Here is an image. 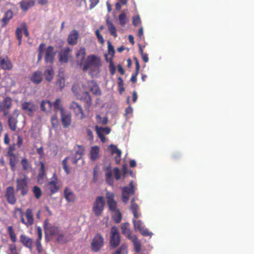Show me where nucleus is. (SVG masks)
<instances>
[{
	"mask_svg": "<svg viewBox=\"0 0 254 254\" xmlns=\"http://www.w3.org/2000/svg\"><path fill=\"white\" fill-rule=\"evenodd\" d=\"M101 65V61L100 57L94 55H89L85 61L82 69L86 71L89 69L90 73L92 75L99 73Z\"/></svg>",
	"mask_w": 254,
	"mask_h": 254,
	"instance_id": "obj_1",
	"label": "nucleus"
},
{
	"mask_svg": "<svg viewBox=\"0 0 254 254\" xmlns=\"http://www.w3.org/2000/svg\"><path fill=\"white\" fill-rule=\"evenodd\" d=\"M104 240L103 236L100 234H96L93 237L91 243V249L94 252H98L104 246Z\"/></svg>",
	"mask_w": 254,
	"mask_h": 254,
	"instance_id": "obj_2",
	"label": "nucleus"
},
{
	"mask_svg": "<svg viewBox=\"0 0 254 254\" xmlns=\"http://www.w3.org/2000/svg\"><path fill=\"white\" fill-rule=\"evenodd\" d=\"M16 191H20L21 195H25L28 191L27 178L24 176L23 178H18L16 180Z\"/></svg>",
	"mask_w": 254,
	"mask_h": 254,
	"instance_id": "obj_3",
	"label": "nucleus"
},
{
	"mask_svg": "<svg viewBox=\"0 0 254 254\" xmlns=\"http://www.w3.org/2000/svg\"><path fill=\"white\" fill-rule=\"evenodd\" d=\"M105 201L103 196H98L96 198L93 206V211L96 216L101 215L104 210Z\"/></svg>",
	"mask_w": 254,
	"mask_h": 254,
	"instance_id": "obj_4",
	"label": "nucleus"
},
{
	"mask_svg": "<svg viewBox=\"0 0 254 254\" xmlns=\"http://www.w3.org/2000/svg\"><path fill=\"white\" fill-rule=\"evenodd\" d=\"M44 228L46 236L49 235L52 236H56L60 232L59 228L49 223L48 219L44 221Z\"/></svg>",
	"mask_w": 254,
	"mask_h": 254,
	"instance_id": "obj_5",
	"label": "nucleus"
},
{
	"mask_svg": "<svg viewBox=\"0 0 254 254\" xmlns=\"http://www.w3.org/2000/svg\"><path fill=\"white\" fill-rule=\"evenodd\" d=\"M134 190L132 182H130L129 187H125L122 189V200L125 203L128 202L129 197L134 194Z\"/></svg>",
	"mask_w": 254,
	"mask_h": 254,
	"instance_id": "obj_6",
	"label": "nucleus"
},
{
	"mask_svg": "<svg viewBox=\"0 0 254 254\" xmlns=\"http://www.w3.org/2000/svg\"><path fill=\"white\" fill-rule=\"evenodd\" d=\"M110 242L112 247H117L120 243V237L117 228L115 226L112 227Z\"/></svg>",
	"mask_w": 254,
	"mask_h": 254,
	"instance_id": "obj_7",
	"label": "nucleus"
},
{
	"mask_svg": "<svg viewBox=\"0 0 254 254\" xmlns=\"http://www.w3.org/2000/svg\"><path fill=\"white\" fill-rule=\"evenodd\" d=\"M19 115V111L17 109H15L8 117V124L10 129L12 131L16 130L18 122L17 117Z\"/></svg>",
	"mask_w": 254,
	"mask_h": 254,
	"instance_id": "obj_8",
	"label": "nucleus"
},
{
	"mask_svg": "<svg viewBox=\"0 0 254 254\" xmlns=\"http://www.w3.org/2000/svg\"><path fill=\"white\" fill-rule=\"evenodd\" d=\"M21 108L25 114L29 116H32L37 107L32 102H24L22 103Z\"/></svg>",
	"mask_w": 254,
	"mask_h": 254,
	"instance_id": "obj_9",
	"label": "nucleus"
},
{
	"mask_svg": "<svg viewBox=\"0 0 254 254\" xmlns=\"http://www.w3.org/2000/svg\"><path fill=\"white\" fill-rule=\"evenodd\" d=\"M134 229L136 231H138L144 236H152V233H150L148 230L144 227L142 222L140 220H135L132 219Z\"/></svg>",
	"mask_w": 254,
	"mask_h": 254,
	"instance_id": "obj_10",
	"label": "nucleus"
},
{
	"mask_svg": "<svg viewBox=\"0 0 254 254\" xmlns=\"http://www.w3.org/2000/svg\"><path fill=\"white\" fill-rule=\"evenodd\" d=\"M69 109L73 111L76 116L79 117L80 119H83L85 118L82 108L78 103L72 101L69 105Z\"/></svg>",
	"mask_w": 254,
	"mask_h": 254,
	"instance_id": "obj_11",
	"label": "nucleus"
},
{
	"mask_svg": "<svg viewBox=\"0 0 254 254\" xmlns=\"http://www.w3.org/2000/svg\"><path fill=\"white\" fill-rule=\"evenodd\" d=\"M12 106V99L10 97H5L0 102V111L3 113L6 116L9 112V110Z\"/></svg>",
	"mask_w": 254,
	"mask_h": 254,
	"instance_id": "obj_12",
	"label": "nucleus"
},
{
	"mask_svg": "<svg viewBox=\"0 0 254 254\" xmlns=\"http://www.w3.org/2000/svg\"><path fill=\"white\" fill-rule=\"evenodd\" d=\"M86 50L84 48H80L76 53V60L80 67H83L85 61Z\"/></svg>",
	"mask_w": 254,
	"mask_h": 254,
	"instance_id": "obj_13",
	"label": "nucleus"
},
{
	"mask_svg": "<svg viewBox=\"0 0 254 254\" xmlns=\"http://www.w3.org/2000/svg\"><path fill=\"white\" fill-rule=\"evenodd\" d=\"M106 197L110 210L113 212L119 210L117 207V202L114 199V194L112 192L107 191L106 194Z\"/></svg>",
	"mask_w": 254,
	"mask_h": 254,
	"instance_id": "obj_14",
	"label": "nucleus"
},
{
	"mask_svg": "<svg viewBox=\"0 0 254 254\" xmlns=\"http://www.w3.org/2000/svg\"><path fill=\"white\" fill-rule=\"evenodd\" d=\"M5 197L7 202L11 204H14L16 202V198L14 194V190L12 187L7 188L5 191Z\"/></svg>",
	"mask_w": 254,
	"mask_h": 254,
	"instance_id": "obj_15",
	"label": "nucleus"
},
{
	"mask_svg": "<svg viewBox=\"0 0 254 254\" xmlns=\"http://www.w3.org/2000/svg\"><path fill=\"white\" fill-rule=\"evenodd\" d=\"M71 50L69 48H65L59 53V60L61 63H66L71 55Z\"/></svg>",
	"mask_w": 254,
	"mask_h": 254,
	"instance_id": "obj_16",
	"label": "nucleus"
},
{
	"mask_svg": "<svg viewBox=\"0 0 254 254\" xmlns=\"http://www.w3.org/2000/svg\"><path fill=\"white\" fill-rule=\"evenodd\" d=\"M55 55L56 52H54L53 47L52 46L48 47L45 52V62L46 63H53Z\"/></svg>",
	"mask_w": 254,
	"mask_h": 254,
	"instance_id": "obj_17",
	"label": "nucleus"
},
{
	"mask_svg": "<svg viewBox=\"0 0 254 254\" xmlns=\"http://www.w3.org/2000/svg\"><path fill=\"white\" fill-rule=\"evenodd\" d=\"M20 242L24 246L32 250L33 248V240L30 237L26 236L24 234H21L20 236Z\"/></svg>",
	"mask_w": 254,
	"mask_h": 254,
	"instance_id": "obj_18",
	"label": "nucleus"
},
{
	"mask_svg": "<svg viewBox=\"0 0 254 254\" xmlns=\"http://www.w3.org/2000/svg\"><path fill=\"white\" fill-rule=\"evenodd\" d=\"M61 117L63 126L64 127H67L71 124V115L64 111L61 113Z\"/></svg>",
	"mask_w": 254,
	"mask_h": 254,
	"instance_id": "obj_19",
	"label": "nucleus"
},
{
	"mask_svg": "<svg viewBox=\"0 0 254 254\" xmlns=\"http://www.w3.org/2000/svg\"><path fill=\"white\" fill-rule=\"evenodd\" d=\"M78 38V33L75 30H72L69 34L67 41L69 44L71 45H74L76 44L77 42V39Z\"/></svg>",
	"mask_w": 254,
	"mask_h": 254,
	"instance_id": "obj_20",
	"label": "nucleus"
},
{
	"mask_svg": "<svg viewBox=\"0 0 254 254\" xmlns=\"http://www.w3.org/2000/svg\"><path fill=\"white\" fill-rule=\"evenodd\" d=\"M110 148L112 154H116L117 155L115 157V160L117 164H119L121 161V150L119 149L116 146L113 144L110 145Z\"/></svg>",
	"mask_w": 254,
	"mask_h": 254,
	"instance_id": "obj_21",
	"label": "nucleus"
},
{
	"mask_svg": "<svg viewBox=\"0 0 254 254\" xmlns=\"http://www.w3.org/2000/svg\"><path fill=\"white\" fill-rule=\"evenodd\" d=\"M84 151V149L82 146H78V150H77L75 153L73 154L71 157V160L73 164H76L78 160L81 159Z\"/></svg>",
	"mask_w": 254,
	"mask_h": 254,
	"instance_id": "obj_22",
	"label": "nucleus"
},
{
	"mask_svg": "<svg viewBox=\"0 0 254 254\" xmlns=\"http://www.w3.org/2000/svg\"><path fill=\"white\" fill-rule=\"evenodd\" d=\"M100 148L98 146H92L90 151V158L92 161L97 160L99 157Z\"/></svg>",
	"mask_w": 254,
	"mask_h": 254,
	"instance_id": "obj_23",
	"label": "nucleus"
},
{
	"mask_svg": "<svg viewBox=\"0 0 254 254\" xmlns=\"http://www.w3.org/2000/svg\"><path fill=\"white\" fill-rule=\"evenodd\" d=\"M0 65L5 70H10L12 67V63L7 58H0Z\"/></svg>",
	"mask_w": 254,
	"mask_h": 254,
	"instance_id": "obj_24",
	"label": "nucleus"
},
{
	"mask_svg": "<svg viewBox=\"0 0 254 254\" xmlns=\"http://www.w3.org/2000/svg\"><path fill=\"white\" fill-rule=\"evenodd\" d=\"M35 4L34 0H22L20 2V5L23 11L27 10Z\"/></svg>",
	"mask_w": 254,
	"mask_h": 254,
	"instance_id": "obj_25",
	"label": "nucleus"
},
{
	"mask_svg": "<svg viewBox=\"0 0 254 254\" xmlns=\"http://www.w3.org/2000/svg\"><path fill=\"white\" fill-rule=\"evenodd\" d=\"M90 88V90L96 95H101V91L98 85L93 81H90L88 82Z\"/></svg>",
	"mask_w": 254,
	"mask_h": 254,
	"instance_id": "obj_26",
	"label": "nucleus"
},
{
	"mask_svg": "<svg viewBox=\"0 0 254 254\" xmlns=\"http://www.w3.org/2000/svg\"><path fill=\"white\" fill-rule=\"evenodd\" d=\"M138 209V205L134 202V199H132L131 200L130 209L135 218H138L141 216V213L137 211Z\"/></svg>",
	"mask_w": 254,
	"mask_h": 254,
	"instance_id": "obj_27",
	"label": "nucleus"
},
{
	"mask_svg": "<svg viewBox=\"0 0 254 254\" xmlns=\"http://www.w3.org/2000/svg\"><path fill=\"white\" fill-rule=\"evenodd\" d=\"M44 75L46 80L51 81L54 75V70L52 66H47L44 72Z\"/></svg>",
	"mask_w": 254,
	"mask_h": 254,
	"instance_id": "obj_28",
	"label": "nucleus"
},
{
	"mask_svg": "<svg viewBox=\"0 0 254 254\" xmlns=\"http://www.w3.org/2000/svg\"><path fill=\"white\" fill-rule=\"evenodd\" d=\"M48 186L52 194L57 192L59 187L57 185V178H54L53 180L50 181L48 184Z\"/></svg>",
	"mask_w": 254,
	"mask_h": 254,
	"instance_id": "obj_29",
	"label": "nucleus"
},
{
	"mask_svg": "<svg viewBox=\"0 0 254 254\" xmlns=\"http://www.w3.org/2000/svg\"><path fill=\"white\" fill-rule=\"evenodd\" d=\"M31 81L36 84H39L42 80V73L40 71L35 72L31 77Z\"/></svg>",
	"mask_w": 254,
	"mask_h": 254,
	"instance_id": "obj_30",
	"label": "nucleus"
},
{
	"mask_svg": "<svg viewBox=\"0 0 254 254\" xmlns=\"http://www.w3.org/2000/svg\"><path fill=\"white\" fill-rule=\"evenodd\" d=\"M40 165L41 167L38 175V181L39 183L42 184L44 179L46 177V173L44 164L43 162H40Z\"/></svg>",
	"mask_w": 254,
	"mask_h": 254,
	"instance_id": "obj_31",
	"label": "nucleus"
},
{
	"mask_svg": "<svg viewBox=\"0 0 254 254\" xmlns=\"http://www.w3.org/2000/svg\"><path fill=\"white\" fill-rule=\"evenodd\" d=\"M53 104L49 100H43L41 103V110L45 112H49L51 110Z\"/></svg>",
	"mask_w": 254,
	"mask_h": 254,
	"instance_id": "obj_32",
	"label": "nucleus"
},
{
	"mask_svg": "<svg viewBox=\"0 0 254 254\" xmlns=\"http://www.w3.org/2000/svg\"><path fill=\"white\" fill-rule=\"evenodd\" d=\"M106 23L108 27V29L110 34L113 35L114 37H117V30L115 26L111 21L109 18L106 20Z\"/></svg>",
	"mask_w": 254,
	"mask_h": 254,
	"instance_id": "obj_33",
	"label": "nucleus"
},
{
	"mask_svg": "<svg viewBox=\"0 0 254 254\" xmlns=\"http://www.w3.org/2000/svg\"><path fill=\"white\" fill-rule=\"evenodd\" d=\"M95 130L98 136L104 135L105 134H108L110 133L111 129L108 127H102L95 126Z\"/></svg>",
	"mask_w": 254,
	"mask_h": 254,
	"instance_id": "obj_34",
	"label": "nucleus"
},
{
	"mask_svg": "<svg viewBox=\"0 0 254 254\" xmlns=\"http://www.w3.org/2000/svg\"><path fill=\"white\" fill-rule=\"evenodd\" d=\"M64 195L68 202H72L75 199V195L73 192L68 189H65L64 191Z\"/></svg>",
	"mask_w": 254,
	"mask_h": 254,
	"instance_id": "obj_35",
	"label": "nucleus"
},
{
	"mask_svg": "<svg viewBox=\"0 0 254 254\" xmlns=\"http://www.w3.org/2000/svg\"><path fill=\"white\" fill-rule=\"evenodd\" d=\"M28 224L32 226L34 223V217L32 210L30 208H28L25 213Z\"/></svg>",
	"mask_w": 254,
	"mask_h": 254,
	"instance_id": "obj_36",
	"label": "nucleus"
},
{
	"mask_svg": "<svg viewBox=\"0 0 254 254\" xmlns=\"http://www.w3.org/2000/svg\"><path fill=\"white\" fill-rule=\"evenodd\" d=\"M12 17H13V12L10 10L7 11L5 13L4 16L3 17V18L1 19V21L3 23L2 26H4L6 24H7L8 23V22H9V20L11 18H12Z\"/></svg>",
	"mask_w": 254,
	"mask_h": 254,
	"instance_id": "obj_37",
	"label": "nucleus"
},
{
	"mask_svg": "<svg viewBox=\"0 0 254 254\" xmlns=\"http://www.w3.org/2000/svg\"><path fill=\"white\" fill-rule=\"evenodd\" d=\"M105 176L106 182L110 186H113L114 179L113 178V173L110 169L108 168L106 170Z\"/></svg>",
	"mask_w": 254,
	"mask_h": 254,
	"instance_id": "obj_38",
	"label": "nucleus"
},
{
	"mask_svg": "<svg viewBox=\"0 0 254 254\" xmlns=\"http://www.w3.org/2000/svg\"><path fill=\"white\" fill-rule=\"evenodd\" d=\"M53 106H54V111L56 113L59 110L60 111L61 113H62V111H65L62 106V100L60 99H56Z\"/></svg>",
	"mask_w": 254,
	"mask_h": 254,
	"instance_id": "obj_39",
	"label": "nucleus"
},
{
	"mask_svg": "<svg viewBox=\"0 0 254 254\" xmlns=\"http://www.w3.org/2000/svg\"><path fill=\"white\" fill-rule=\"evenodd\" d=\"M130 239L131 240L133 244L135 251H136V252L139 253L140 251L141 245L137 237H136V236L133 235L130 238Z\"/></svg>",
	"mask_w": 254,
	"mask_h": 254,
	"instance_id": "obj_40",
	"label": "nucleus"
},
{
	"mask_svg": "<svg viewBox=\"0 0 254 254\" xmlns=\"http://www.w3.org/2000/svg\"><path fill=\"white\" fill-rule=\"evenodd\" d=\"M119 24L122 26H125L128 21V19L126 13L122 12L119 15Z\"/></svg>",
	"mask_w": 254,
	"mask_h": 254,
	"instance_id": "obj_41",
	"label": "nucleus"
},
{
	"mask_svg": "<svg viewBox=\"0 0 254 254\" xmlns=\"http://www.w3.org/2000/svg\"><path fill=\"white\" fill-rule=\"evenodd\" d=\"M9 158V164L12 168V170H14L16 164L18 162V159L17 157L15 155H7Z\"/></svg>",
	"mask_w": 254,
	"mask_h": 254,
	"instance_id": "obj_42",
	"label": "nucleus"
},
{
	"mask_svg": "<svg viewBox=\"0 0 254 254\" xmlns=\"http://www.w3.org/2000/svg\"><path fill=\"white\" fill-rule=\"evenodd\" d=\"M113 218L115 221L116 223H119L121 222L122 218V215L121 213L120 212L119 209L116 210L115 211L112 212Z\"/></svg>",
	"mask_w": 254,
	"mask_h": 254,
	"instance_id": "obj_43",
	"label": "nucleus"
},
{
	"mask_svg": "<svg viewBox=\"0 0 254 254\" xmlns=\"http://www.w3.org/2000/svg\"><path fill=\"white\" fill-rule=\"evenodd\" d=\"M121 229L122 231V233L124 235L126 236L129 239L132 236H131V233L130 232L129 229L127 227V225L126 224H124L122 225Z\"/></svg>",
	"mask_w": 254,
	"mask_h": 254,
	"instance_id": "obj_44",
	"label": "nucleus"
},
{
	"mask_svg": "<svg viewBox=\"0 0 254 254\" xmlns=\"http://www.w3.org/2000/svg\"><path fill=\"white\" fill-rule=\"evenodd\" d=\"M32 191L34 193L35 197L37 199H39L42 194V191L39 187L37 186H34L32 189Z\"/></svg>",
	"mask_w": 254,
	"mask_h": 254,
	"instance_id": "obj_45",
	"label": "nucleus"
},
{
	"mask_svg": "<svg viewBox=\"0 0 254 254\" xmlns=\"http://www.w3.org/2000/svg\"><path fill=\"white\" fill-rule=\"evenodd\" d=\"M96 121L98 123L105 125L108 123V119L107 117L102 118L99 115L96 116Z\"/></svg>",
	"mask_w": 254,
	"mask_h": 254,
	"instance_id": "obj_46",
	"label": "nucleus"
},
{
	"mask_svg": "<svg viewBox=\"0 0 254 254\" xmlns=\"http://www.w3.org/2000/svg\"><path fill=\"white\" fill-rule=\"evenodd\" d=\"M127 247L126 245H123L114 254H127Z\"/></svg>",
	"mask_w": 254,
	"mask_h": 254,
	"instance_id": "obj_47",
	"label": "nucleus"
},
{
	"mask_svg": "<svg viewBox=\"0 0 254 254\" xmlns=\"http://www.w3.org/2000/svg\"><path fill=\"white\" fill-rule=\"evenodd\" d=\"M21 164L22 166L23 170L25 171L28 170L29 169H30V163L28 162V160L25 158L22 159L21 161Z\"/></svg>",
	"mask_w": 254,
	"mask_h": 254,
	"instance_id": "obj_48",
	"label": "nucleus"
},
{
	"mask_svg": "<svg viewBox=\"0 0 254 254\" xmlns=\"http://www.w3.org/2000/svg\"><path fill=\"white\" fill-rule=\"evenodd\" d=\"M65 80L63 77H60L56 82V85L59 86L61 90L64 87Z\"/></svg>",
	"mask_w": 254,
	"mask_h": 254,
	"instance_id": "obj_49",
	"label": "nucleus"
},
{
	"mask_svg": "<svg viewBox=\"0 0 254 254\" xmlns=\"http://www.w3.org/2000/svg\"><path fill=\"white\" fill-rule=\"evenodd\" d=\"M113 174L114 175L115 178L116 180H119L120 179H121L122 177V174L119 168H115L113 170Z\"/></svg>",
	"mask_w": 254,
	"mask_h": 254,
	"instance_id": "obj_50",
	"label": "nucleus"
},
{
	"mask_svg": "<svg viewBox=\"0 0 254 254\" xmlns=\"http://www.w3.org/2000/svg\"><path fill=\"white\" fill-rule=\"evenodd\" d=\"M7 254H17L16 247L14 244L9 245Z\"/></svg>",
	"mask_w": 254,
	"mask_h": 254,
	"instance_id": "obj_51",
	"label": "nucleus"
},
{
	"mask_svg": "<svg viewBox=\"0 0 254 254\" xmlns=\"http://www.w3.org/2000/svg\"><path fill=\"white\" fill-rule=\"evenodd\" d=\"M16 210L19 211L21 214V222L25 225L27 227L31 226L30 224H28L27 221L25 220L23 217V212L21 208H17Z\"/></svg>",
	"mask_w": 254,
	"mask_h": 254,
	"instance_id": "obj_52",
	"label": "nucleus"
},
{
	"mask_svg": "<svg viewBox=\"0 0 254 254\" xmlns=\"http://www.w3.org/2000/svg\"><path fill=\"white\" fill-rule=\"evenodd\" d=\"M15 33L17 38L19 40L18 45H19L21 44L22 40L21 29L19 28V27L17 28L16 30Z\"/></svg>",
	"mask_w": 254,
	"mask_h": 254,
	"instance_id": "obj_53",
	"label": "nucleus"
},
{
	"mask_svg": "<svg viewBox=\"0 0 254 254\" xmlns=\"http://www.w3.org/2000/svg\"><path fill=\"white\" fill-rule=\"evenodd\" d=\"M140 23H141V20L140 19V17L138 15L133 17L132 24L134 26H137L140 25Z\"/></svg>",
	"mask_w": 254,
	"mask_h": 254,
	"instance_id": "obj_54",
	"label": "nucleus"
},
{
	"mask_svg": "<svg viewBox=\"0 0 254 254\" xmlns=\"http://www.w3.org/2000/svg\"><path fill=\"white\" fill-rule=\"evenodd\" d=\"M56 236L57 237V239L59 243H64L65 242V239L64 236L60 232Z\"/></svg>",
	"mask_w": 254,
	"mask_h": 254,
	"instance_id": "obj_55",
	"label": "nucleus"
},
{
	"mask_svg": "<svg viewBox=\"0 0 254 254\" xmlns=\"http://www.w3.org/2000/svg\"><path fill=\"white\" fill-rule=\"evenodd\" d=\"M108 50L109 55L112 56L114 55L115 54V50L113 46L112 45L110 42H108Z\"/></svg>",
	"mask_w": 254,
	"mask_h": 254,
	"instance_id": "obj_56",
	"label": "nucleus"
},
{
	"mask_svg": "<svg viewBox=\"0 0 254 254\" xmlns=\"http://www.w3.org/2000/svg\"><path fill=\"white\" fill-rule=\"evenodd\" d=\"M95 34L98 38V41L100 43L103 44L104 42V40L103 36L100 34V31L99 30H96L95 31Z\"/></svg>",
	"mask_w": 254,
	"mask_h": 254,
	"instance_id": "obj_57",
	"label": "nucleus"
},
{
	"mask_svg": "<svg viewBox=\"0 0 254 254\" xmlns=\"http://www.w3.org/2000/svg\"><path fill=\"white\" fill-rule=\"evenodd\" d=\"M20 28L21 29V32L23 30L25 36L28 37L29 36V33L26 27V25L25 23H23L22 24L21 27Z\"/></svg>",
	"mask_w": 254,
	"mask_h": 254,
	"instance_id": "obj_58",
	"label": "nucleus"
},
{
	"mask_svg": "<svg viewBox=\"0 0 254 254\" xmlns=\"http://www.w3.org/2000/svg\"><path fill=\"white\" fill-rule=\"evenodd\" d=\"M51 123L53 127H57L58 125V120L56 115L53 116L51 118Z\"/></svg>",
	"mask_w": 254,
	"mask_h": 254,
	"instance_id": "obj_59",
	"label": "nucleus"
},
{
	"mask_svg": "<svg viewBox=\"0 0 254 254\" xmlns=\"http://www.w3.org/2000/svg\"><path fill=\"white\" fill-rule=\"evenodd\" d=\"M37 229V233L38 235V238L36 240H41L42 238V230L40 227L37 226L36 227Z\"/></svg>",
	"mask_w": 254,
	"mask_h": 254,
	"instance_id": "obj_60",
	"label": "nucleus"
},
{
	"mask_svg": "<svg viewBox=\"0 0 254 254\" xmlns=\"http://www.w3.org/2000/svg\"><path fill=\"white\" fill-rule=\"evenodd\" d=\"M36 246L37 247V250L38 251V252L40 253L42 249V245L41 244V240H36Z\"/></svg>",
	"mask_w": 254,
	"mask_h": 254,
	"instance_id": "obj_61",
	"label": "nucleus"
},
{
	"mask_svg": "<svg viewBox=\"0 0 254 254\" xmlns=\"http://www.w3.org/2000/svg\"><path fill=\"white\" fill-rule=\"evenodd\" d=\"M86 131H87V136L89 137V139L90 141H93V133L92 131L89 128L86 129Z\"/></svg>",
	"mask_w": 254,
	"mask_h": 254,
	"instance_id": "obj_62",
	"label": "nucleus"
},
{
	"mask_svg": "<svg viewBox=\"0 0 254 254\" xmlns=\"http://www.w3.org/2000/svg\"><path fill=\"white\" fill-rule=\"evenodd\" d=\"M15 150V145H11L9 147L7 151V155H13V151Z\"/></svg>",
	"mask_w": 254,
	"mask_h": 254,
	"instance_id": "obj_63",
	"label": "nucleus"
},
{
	"mask_svg": "<svg viewBox=\"0 0 254 254\" xmlns=\"http://www.w3.org/2000/svg\"><path fill=\"white\" fill-rule=\"evenodd\" d=\"M23 143V138L20 135L17 136V141L16 143V145L18 146V147H21Z\"/></svg>",
	"mask_w": 254,
	"mask_h": 254,
	"instance_id": "obj_64",
	"label": "nucleus"
}]
</instances>
